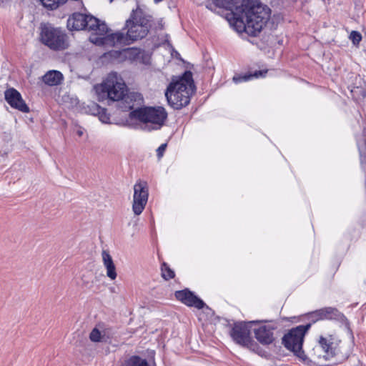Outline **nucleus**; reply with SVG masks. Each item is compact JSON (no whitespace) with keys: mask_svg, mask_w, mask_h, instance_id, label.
<instances>
[{"mask_svg":"<svg viewBox=\"0 0 366 366\" xmlns=\"http://www.w3.org/2000/svg\"><path fill=\"white\" fill-rule=\"evenodd\" d=\"M206 7H207L208 9L211 10V11H212V10H213L212 4H207Z\"/></svg>","mask_w":366,"mask_h":366,"instance_id":"28","label":"nucleus"},{"mask_svg":"<svg viewBox=\"0 0 366 366\" xmlns=\"http://www.w3.org/2000/svg\"><path fill=\"white\" fill-rule=\"evenodd\" d=\"M318 345L325 352L324 357L326 360L333 357L335 355V349L332 347L333 342L328 340L323 336H320L318 340Z\"/></svg>","mask_w":366,"mask_h":366,"instance_id":"18","label":"nucleus"},{"mask_svg":"<svg viewBox=\"0 0 366 366\" xmlns=\"http://www.w3.org/2000/svg\"><path fill=\"white\" fill-rule=\"evenodd\" d=\"M174 296L177 300L180 301L187 307H194L198 310L203 309L206 307L209 309V307L206 305L202 299L187 288L176 291Z\"/></svg>","mask_w":366,"mask_h":366,"instance_id":"11","label":"nucleus"},{"mask_svg":"<svg viewBox=\"0 0 366 366\" xmlns=\"http://www.w3.org/2000/svg\"><path fill=\"white\" fill-rule=\"evenodd\" d=\"M162 277L165 280L173 279L175 276L174 272L166 263L163 262L161 266Z\"/></svg>","mask_w":366,"mask_h":366,"instance_id":"21","label":"nucleus"},{"mask_svg":"<svg viewBox=\"0 0 366 366\" xmlns=\"http://www.w3.org/2000/svg\"><path fill=\"white\" fill-rule=\"evenodd\" d=\"M273 330L271 326L261 325L254 330V337L260 344L269 345L274 340Z\"/></svg>","mask_w":366,"mask_h":366,"instance_id":"13","label":"nucleus"},{"mask_svg":"<svg viewBox=\"0 0 366 366\" xmlns=\"http://www.w3.org/2000/svg\"><path fill=\"white\" fill-rule=\"evenodd\" d=\"M321 311H320V310H317L315 311H313V312H310V313H309L307 315L308 319L310 320V323H311V325L312 323H315V322L319 321V320H322V317L320 316V313H319Z\"/></svg>","mask_w":366,"mask_h":366,"instance_id":"23","label":"nucleus"},{"mask_svg":"<svg viewBox=\"0 0 366 366\" xmlns=\"http://www.w3.org/2000/svg\"><path fill=\"white\" fill-rule=\"evenodd\" d=\"M259 322V321L255 320L234 323L229 333L232 340L236 344L242 347L249 348L253 351L257 350L259 349V346L252 340L250 328L252 325H256Z\"/></svg>","mask_w":366,"mask_h":366,"instance_id":"8","label":"nucleus"},{"mask_svg":"<svg viewBox=\"0 0 366 366\" xmlns=\"http://www.w3.org/2000/svg\"><path fill=\"white\" fill-rule=\"evenodd\" d=\"M212 1L214 6L231 11L229 21L238 33L257 36L270 18L271 9L255 0H242L240 5L235 0Z\"/></svg>","mask_w":366,"mask_h":366,"instance_id":"1","label":"nucleus"},{"mask_svg":"<svg viewBox=\"0 0 366 366\" xmlns=\"http://www.w3.org/2000/svg\"><path fill=\"white\" fill-rule=\"evenodd\" d=\"M102 92L107 93L109 99L118 102L122 101L128 89L122 78L117 72H112L102 84Z\"/></svg>","mask_w":366,"mask_h":366,"instance_id":"9","label":"nucleus"},{"mask_svg":"<svg viewBox=\"0 0 366 366\" xmlns=\"http://www.w3.org/2000/svg\"><path fill=\"white\" fill-rule=\"evenodd\" d=\"M122 366H149L147 361L138 355H132Z\"/></svg>","mask_w":366,"mask_h":366,"instance_id":"20","label":"nucleus"},{"mask_svg":"<svg viewBox=\"0 0 366 366\" xmlns=\"http://www.w3.org/2000/svg\"><path fill=\"white\" fill-rule=\"evenodd\" d=\"M131 119L144 124V131L151 132L160 129L167 119L168 114L163 107H142L129 112Z\"/></svg>","mask_w":366,"mask_h":366,"instance_id":"4","label":"nucleus"},{"mask_svg":"<svg viewBox=\"0 0 366 366\" xmlns=\"http://www.w3.org/2000/svg\"><path fill=\"white\" fill-rule=\"evenodd\" d=\"M63 79V74L57 70L49 71L42 76V81L49 86H57Z\"/></svg>","mask_w":366,"mask_h":366,"instance_id":"17","label":"nucleus"},{"mask_svg":"<svg viewBox=\"0 0 366 366\" xmlns=\"http://www.w3.org/2000/svg\"><path fill=\"white\" fill-rule=\"evenodd\" d=\"M159 27H160V29H162L163 26H162V23H159Z\"/></svg>","mask_w":366,"mask_h":366,"instance_id":"30","label":"nucleus"},{"mask_svg":"<svg viewBox=\"0 0 366 366\" xmlns=\"http://www.w3.org/2000/svg\"><path fill=\"white\" fill-rule=\"evenodd\" d=\"M153 17L142 9H133L126 20L123 31L109 34L104 37H92V43L97 46H114L117 44L129 45L146 37L152 28Z\"/></svg>","mask_w":366,"mask_h":366,"instance_id":"2","label":"nucleus"},{"mask_svg":"<svg viewBox=\"0 0 366 366\" xmlns=\"http://www.w3.org/2000/svg\"><path fill=\"white\" fill-rule=\"evenodd\" d=\"M77 134L79 136H81L83 134V132L81 131H78Z\"/></svg>","mask_w":366,"mask_h":366,"instance_id":"29","label":"nucleus"},{"mask_svg":"<svg viewBox=\"0 0 366 366\" xmlns=\"http://www.w3.org/2000/svg\"><path fill=\"white\" fill-rule=\"evenodd\" d=\"M167 146V144H162L157 148V155L158 158L162 157L164 152L166 150Z\"/></svg>","mask_w":366,"mask_h":366,"instance_id":"27","label":"nucleus"},{"mask_svg":"<svg viewBox=\"0 0 366 366\" xmlns=\"http://www.w3.org/2000/svg\"><path fill=\"white\" fill-rule=\"evenodd\" d=\"M194 91L192 73L185 71L182 76L172 78L166 89L165 97L168 104L174 109L179 110L189 104Z\"/></svg>","mask_w":366,"mask_h":366,"instance_id":"3","label":"nucleus"},{"mask_svg":"<svg viewBox=\"0 0 366 366\" xmlns=\"http://www.w3.org/2000/svg\"><path fill=\"white\" fill-rule=\"evenodd\" d=\"M4 97L11 107L24 113L29 112V108L22 99L21 94L14 88L6 89L4 92Z\"/></svg>","mask_w":366,"mask_h":366,"instance_id":"12","label":"nucleus"},{"mask_svg":"<svg viewBox=\"0 0 366 366\" xmlns=\"http://www.w3.org/2000/svg\"><path fill=\"white\" fill-rule=\"evenodd\" d=\"M89 339L93 342H101L104 341V335L97 327H94L89 334Z\"/></svg>","mask_w":366,"mask_h":366,"instance_id":"22","label":"nucleus"},{"mask_svg":"<svg viewBox=\"0 0 366 366\" xmlns=\"http://www.w3.org/2000/svg\"><path fill=\"white\" fill-rule=\"evenodd\" d=\"M67 27L70 30H87L92 31L89 40L92 37H104L110 29L104 21H102L91 14L74 13L67 20Z\"/></svg>","mask_w":366,"mask_h":366,"instance_id":"5","label":"nucleus"},{"mask_svg":"<svg viewBox=\"0 0 366 366\" xmlns=\"http://www.w3.org/2000/svg\"><path fill=\"white\" fill-rule=\"evenodd\" d=\"M320 311V316L322 317L323 320H335L340 322H343L346 320V317L344 315V314L340 312L335 307H325L321 308Z\"/></svg>","mask_w":366,"mask_h":366,"instance_id":"15","label":"nucleus"},{"mask_svg":"<svg viewBox=\"0 0 366 366\" xmlns=\"http://www.w3.org/2000/svg\"><path fill=\"white\" fill-rule=\"evenodd\" d=\"M350 38L352 39L354 44H357L362 40V35L359 31H352L350 33Z\"/></svg>","mask_w":366,"mask_h":366,"instance_id":"26","label":"nucleus"},{"mask_svg":"<svg viewBox=\"0 0 366 366\" xmlns=\"http://www.w3.org/2000/svg\"><path fill=\"white\" fill-rule=\"evenodd\" d=\"M144 103V99L142 95L138 92L127 93L124 97L122 99L120 106L124 110L136 109L135 107H142V104Z\"/></svg>","mask_w":366,"mask_h":366,"instance_id":"14","label":"nucleus"},{"mask_svg":"<svg viewBox=\"0 0 366 366\" xmlns=\"http://www.w3.org/2000/svg\"><path fill=\"white\" fill-rule=\"evenodd\" d=\"M88 107L89 109V111L94 116H98L100 111H102V108H103L95 102H91V104L88 106Z\"/></svg>","mask_w":366,"mask_h":366,"instance_id":"25","label":"nucleus"},{"mask_svg":"<svg viewBox=\"0 0 366 366\" xmlns=\"http://www.w3.org/2000/svg\"><path fill=\"white\" fill-rule=\"evenodd\" d=\"M99 119L104 124H109L110 120V115L107 113V109L102 108V111H100L98 114Z\"/></svg>","mask_w":366,"mask_h":366,"instance_id":"24","label":"nucleus"},{"mask_svg":"<svg viewBox=\"0 0 366 366\" xmlns=\"http://www.w3.org/2000/svg\"><path fill=\"white\" fill-rule=\"evenodd\" d=\"M267 73V70H259L255 71L254 72H249L245 74H240L237 76H234L233 77V81L235 83H241L243 81H247L249 80H251L253 78H259V77H264L266 74Z\"/></svg>","mask_w":366,"mask_h":366,"instance_id":"19","label":"nucleus"},{"mask_svg":"<svg viewBox=\"0 0 366 366\" xmlns=\"http://www.w3.org/2000/svg\"><path fill=\"white\" fill-rule=\"evenodd\" d=\"M310 327L311 323L298 325L290 329L287 333L284 335L282 339V344L284 347L292 351L303 362H307L309 360L302 349V346L305 336Z\"/></svg>","mask_w":366,"mask_h":366,"instance_id":"6","label":"nucleus"},{"mask_svg":"<svg viewBox=\"0 0 366 366\" xmlns=\"http://www.w3.org/2000/svg\"><path fill=\"white\" fill-rule=\"evenodd\" d=\"M40 39L41 42L54 51H61L69 46L68 36L60 28L51 24H41Z\"/></svg>","mask_w":366,"mask_h":366,"instance_id":"7","label":"nucleus"},{"mask_svg":"<svg viewBox=\"0 0 366 366\" xmlns=\"http://www.w3.org/2000/svg\"><path fill=\"white\" fill-rule=\"evenodd\" d=\"M102 256L104 265L107 269V277L110 278L112 280H115L117 276V274L116 272V267L113 262L112 256L106 250L102 251Z\"/></svg>","mask_w":366,"mask_h":366,"instance_id":"16","label":"nucleus"},{"mask_svg":"<svg viewBox=\"0 0 366 366\" xmlns=\"http://www.w3.org/2000/svg\"><path fill=\"white\" fill-rule=\"evenodd\" d=\"M149 192L146 182H137L134 186L132 210L136 215L142 214L148 201Z\"/></svg>","mask_w":366,"mask_h":366,"instance_id":"10","label":"nucleus"}]
</instances>
